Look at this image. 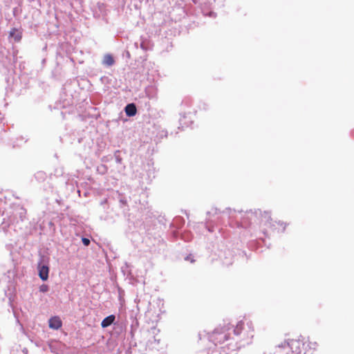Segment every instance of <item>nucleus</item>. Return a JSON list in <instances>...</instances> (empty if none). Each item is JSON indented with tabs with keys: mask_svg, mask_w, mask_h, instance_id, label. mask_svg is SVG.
I'll return each instance as SVG.
<instances>
[{
	"mask_svg": "<svg viewBox=\"0 0 354 354\" xmlns=\"http://www.w3.org/2000/svg\"><path fill=\"white\" fill-rule=\"evenodd\" d=\"M231 327L229 324L223 323L217 326L211 333L209 337L214 344H220L224 343L229 339L228 331Z\"/></svg>",
	"mask_w": 354,
	"mask_h": 354,
	"instance_id": "1",
	"label": "nucleus"
},
{
	"mask_svg": "<svg viewBox=\"0 0 354 354\" xmlns=\"http://www.w3.org/2000/svg\"><path fill=\"white\" fill-rule=\"evenodd\" d=\"M285 344L290 350L287 351V354H299L301 351V346L305 345L304 338L301 337L292 338L285 342Z\"/></svg>",
	"mask_w": 354,
	"mask_h": 354,
	"instance_id": "2",
	"label": "nucleus"
},
{
	"mask_svg": "<svg viewBox=\"0 0 354 354\" xmlns=\"http://www.w3.org/2000/svg\"><path fill=\"white\" fill-rule=\"evenodd\" d=\"M62 322L59 317L55 316L49 319V327L57 330L62 327Z\"/></svg>",
	"mask_w": 354,
	"mask_h": 354,
	"instance_id": "3",
	"label": "nucleus"
},
{
	"mask_svg": "<svg viewBox=\"0 0 354 354\" xmlns=\"http://www.w3.org/2000/svg\"><path fill=\"white\" fill-rule=\"evenodd\" d=\"M125 113L128 116H134L137 113L136 106L134 104H129L125 107Z\"/></svg>",
	"mask_w": 354,
	"mask_h": 354,
	"instance_id": "4",
	"label": "nucleus"
},
{
	"mask_svg": "<svg viewBox=\"0 0 354 354\" xmlns=\"http://www.w3.org/2000/svg\"><path fill=\"white\" fill-rule=\"evenodd\" d=\"M48 272H49L48 268L46 266H42L41 267H40L39 270V277L43 281L47 280L48 278Z\"/></svg>",
	"mask_w": 354,
	"mask_h": 354,
	"instance_id": "5",
	"label": "nucleus"
},
{
	"mask_svg": "<svg viewBox=\"0 0 354 354\" xmlns=\"http://www.w3.org/2000/svg\"><path fill=\"white\" fill-rule=\"evenodd\" d=\"M114 320H115V316L113 315H109L102 320V322L101 323V326L102 328H106L109 326H110L111 324H112L113 323Z\"/></svg>",
	"mask_w": 354,
	"mask_h": 354,
	"instance_id": "6",
	"label": "nucleus"
},
{
	"mask_svg": "<svg viewBox=\"0 0 354 354\" xmlns=\"http://www.w3.org/2000/svg\"><path fill=\"white\" fill-rule=\"evenodd\" d=\"M10 36L14 37L15 41L17 42H19L22 37L21 32H19L16 28H12L10 30Z\"/></svg>",
	"mask_w": 354,
	"mask_h": 354,
	"instance_id": "7",
	"label": "nucleus"
},
{
	"mask_svg": "<svg viewBox=\"0 0 354 354\" xmlns=\"http://www.w3.org/2000/svg\"><path fill=\"white\" fill-rule=\"evenodd\" d=\"M304 343L305 344H307V347L310 350H316L318 346L317 342L310 339H308L307 341L304 340Z\"/></svg>",
	"mask_w": 354,
	"mask_h": 354,
	"instance_id": "8",
	"label": "nucleus"
},
{
	"mask_svg": "<svg viewBox=\"0 0 354 354\" xmlns=\"http://www.w3.org/2000/svg\"><path fill=\"white\" fill-rule=\"evenodd\" d=\"M103 63L107 66H112L114 64V59L111 55H106L104 57Z\"/></svg>",
	"mask_w": 354,
	"mask_h": 354,
	"instance_id": "9",
	"label": "nucleus"
},
{
	"mask_svg": "<svg viewBox=\"0 0 354 354\" xmlns=\"http://www.w3.org/2000/svg\"><path fill=\"white\" fill-rule=\"evenodd\" d=\"M243 326L244 322L243 321L239 322L234 330V333L237 335H239L243 328Z\"/></svg>",
	"mask_w": 354,
	"mask_h": 354,
	"instance_id": "10",
	"label": "nucleus"
},
{
	"mask_svg": "<svg viewBox=\"0 0 354 354\" xmlns=\"http://www.w3.org/2000/svg\"><path fill=\"white\" fill-rule=\"evenodd\" d=\"M48 290V286L46 284H42L40 287H39V291L41 292H46Z\"/></svg>",
	"mask_w": 354,
	"mask_h": 354,
	"instance_id": "11",
	"label": "nucleus"
},
{
	"mask_svg": "<svg viewBox=\"0 0 354 354\" xmlns=\"http://www.w3.org/2000/svg\"><path fill=\"white\" fill-rule=\"evenodd\" d=\"M82 243L84 245L88 246L90 244V240L87 238H82Z\"/></svg>",
	"mask_w": 354,
	"mask_h": 354,
	"instance_id": "12",
	"label": "nucleus"
}]
</instances>
